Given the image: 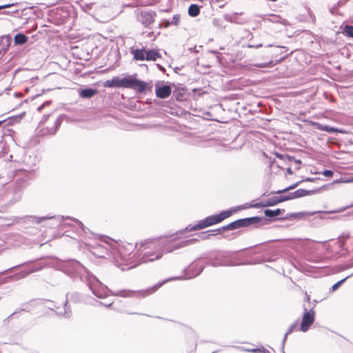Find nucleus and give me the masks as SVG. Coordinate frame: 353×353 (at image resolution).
Segmentation results:
<instances>
[{"mask_svg":"<svg viewBox=\"0 0 353 353\" xmlns=\"http://www.w3.org/2000/svg\"><path fill=\"white\" fill-rule=\"evenodd\" d=\"M323 174L325 176H327V177H330V176H332L333 175V172L331 171V170H325L323 172Z\"/></svg>","mask_w":353,"mask_h":353,"instance_id":"nucleus-19","label":"nucleus"},{"mask_svg":"<svg viewBox=\"0 0 353 353\" xmlns=\"http://www.w3.org/2000/svg\"><path fill=\"white\" fill-rule=\"evenodd\" d=\"M288 173H292V172H291V170H290V168H288Z\"/></svg>","mask_w":353,"mask_h":353,"instance_id":"nucleus-26","label":"nucleus"},{"mask_svg":"<svg viewBox=\"0 0 353 353\" xmlns=\"http://www.w3.org/2000/svg\"><path fill=\"white\" fill-rule=\"evenodd\" d=\"M131 53L133 55L134 59L137 61H156L160 57L159 53L153 50H132Z\"/></svg>","mask_w":353,"mask_h":353,"instance_id":"nucleus-3","label":"nucleus"},{"mask_svg":"<svg viewBox=\"0 0 353 353\" xmlns=\"http://www.w3.org/2000/svg\"><path fill=\"white\" fill-rule=\"evenodd\" d=\"M103 87L105 88H132L139 92H143L147 84L137 79L134 76H127L123 78L114 77L110 80L103 82Z\"/></svg>","mask_w":353,"mask_h":353,"instance_id":"nucleus-1","label":"nucleus"},{"mask_svg":"<svg viewBox=\"0 0 353 353\" xmlns=\"http://www.w3.org/2000/svg\"><path fill=\"white\" fill-rule=\"evenodd\" d=\"M288 200H290L288 199V196H281L279 197L273 198L270 200H268L266 201V204L265 205H274L275 204H277L278 203L285 201Z\"/></svg>","mask_w":353,"mask_h":353,"instance_id":"nucleus-11","label":"nucleus"},{"mask_svg":"<svg viewBox=\"0 0 353 353\" xmlns=\"http://www.w3.org/2000/svg\"><path fill=\"white\" fill-rule=\"evenodd\" d=\"M14 43L16 44H22V33H18L14 36Z\"/></svg>","mask_w":353,"mask_h":353,"instance_id":"nucleus-16","label":"nucleus"},{"mask_svg":"<svg viewBox=\"0 0 353 353\" xmlns=\"http://www.w3.org/2000/svg\"><path fill=\"white\" fill-rule=\"evenodd\" d=\"M199 12H200V8L199 7L196 5V4H192L191 5L189 8H188V14L191 16V17H196L197 15H199Z\"/></svg>","mask_w":353,"mask_h":353,"instance_id":"nucleus-13","label":"nucleus"},{"mask_svg":"<svg viewBox=\"0 0 353 353\" xmlns=\"http://www.w3.org/2000/svg\"><path fill=\"white\" fill-rule=\"evenodd\" d=\"M298 184H299V183H296V184L289 186L284 190L277 191L276 193L280 194L282 192H285L293 190L297 186Z\"/></svg>","mask_w":353,"mask_h":353,"instance_id":"nucleus-17","label":"nucleus"},{"mask_svg":"<svg viewBox=\"0 0 353 353\" xmlns=\"http://www.w3.org/2000/svg\"><path fill=\"white\" fill-rule=\"evenodd\" d=\"M5 121V120H1V121H0V125H1L2 123H3V121Z\"/></svg>","mask_w":353,"mask_h":353,"instance_id":"nucleus-27","label":"nucleus"},{"mask_svg":"<svg viewBox=\"0 0 353 353\" xmlns=\"http://www.w3.org/2000/svg\"><path fill=\"white\" fill-rule=\"evenodd\" d=\"M180 21V16L179 14H175L173 16L172 19V24L177 26Z\"/></svg>","mask_w":353,"mask_h":353,"instance_id":"nucleus-18","label":"nucleus"},{"mask_svg":"<svg viewBox=\"0 0 353 353\" xmlns=\"http://www.w3.org/2000/svg\"><path fill=\"white\" fill-rule=\"evenodd\" d=\"M171 23H172V22L170 23L169 21H166L165 27L169 26Z\"/></svg>","mask_w":353,"mask_h":353,"instance_id":"nucleus-24","label":"nucleus"},{"mask_svg":"<svg viewBox=\"0 0 353 353\" xmlns=\"http://www.w3.org/2000/svg\"><path fill=\"white\" fill-rule=\"evenodd\" d=\"M12 41V37L10 35H4L0 37V52L2 51H6Z\"/></svg>","mask_w":353,"mask_h":353,"instance_id":"nucleus-8","label":"nucleus"},{"mask_svg":"<svg viewBox=\"0 0 353 353\" xmlns=\"http://www.w3.org/2000/svg\"><path fill=\"white\" fill-rule=\"evenodd\" d=\"M310 193V191H307V190H305L303 189H299V190H296L295 192L289 193L288 199H294L303 197L306 195H308Z\"/></svg>","mask_w":353,"mask_h":353,"instance_id":"nucleus-9","label":"nucleus"},{"mask_svg":"<svg viewBox=\"0 0 353 353\" xmlns=\"http://www.w3.org/2000/svg\"><path fill=\"white\" fill-rule=\"evenodd\" d=\"M172 92V88L170 85H165L160 87H157L156 94L161 99L168 97Z\"/></svg>","mask_w":353,"mask_h":353,"instance_id":"nucleus-7","label":"nucleus"},{"mask_svg":"<svg viewBox=\"0 0 353 353\" xmlns=\"http://www.w3.org/2000/svg\"><path fill=\"white\" fill-rule=\"evenodd\" d=\"M314 321V312L311 310L310 312H305L303 314L302 323L301 325V330L306 332L310 326L312 324Z\"/></svg>","mask_w":353,"mask_h":353,"instance_id":"nucleus-5","label":"nucleus"},{"mask_svg":"<svg viewBox=\"0 0 353 353\" xmlns=\"http://www.w3.org/2000/svg\"><path fill=\"white\" fill-rule=\"evenodd\" d=\"M343 34H346L349 37L353 38V26H346L343 30Z\"/></svg>","mask_w":353,"mask_h":353,"instance_id":"nucleus-15","label":"nucleus"},{"mask_svg":"<svg viewBox=\"0 0 353 353\" xmlns=\"http://www.w3.org/2000/svg\"><path fill=\"white\" fill-rule=\"evenodd\" d=\"M316 126L318 129L321 130H323L327 132H343L341 130H338L336 128L328 126V125H323L317 123Z\"/></svg>","mask_w":353,"mask_h":353,"instance_id":"nucleus-12","label":"nucleus"},{"mask_svg":"<svg viewBox=\"0 0 353 353\" xmlns=\"http://www.w3.org/2000/svg\"><path fill=\"white\" fill-rule=\"evenodd\" d=\"M97 93V90L92 88L81 90L79 95L82 98H91Z\"/></svg>","mask_w":353,"mask_h":353,"instance_id":"nucleus-10","label":"nucleus"},{"mask_svg":"<svg viewBox=\"0 0 353 353\" xmlns=\"http://www.w3.org/2000/svg\"><path fill=\"white\" fill-rule=\"evenodd\" d=\"M259 218L252 217V218H247L243 219H239L234 222L230 223L229 225L223 227V230H234L236 228L245 227L247 225H250L251 224L256 223L259 221Z\"/></svg>","mask_w":353,"mask_h":353,"instance_id":"nucleus-4","label":"nucleus"},{"mask_svg":"<svg viewBox=\"0 0 353 353\" xmlns=\"http://www.w3.org/2000/svg\"><path fill=\"white\" fill-rule=\"evenodd\" d=\"M11 5L10 4H6V5H3V6H0V9L1 8H8V7H10Z\"/></svg>","mask_w":353,"mask_h":353,"instance_id":"nucleus-23","label":"nucleus"},{"mask_svg":"<svg viewBox=\"0 0 353 353\" xmlns=\"http://www.w3.org/2000/svg\"><path fill=\"white\" fill-rule=\"evenodd\" d=\"M345 281V279H342L341 281H339L338 283H335L333 286H332V290H335L337 288H339V286Z\"/></svg>","mask_w":353,"mask_h":353,"instance_id":"nucleus-20","label":"nucleus"},{"mask_svg":"<svg viewBox=\"0 0 353 353\" xmlns=\"http://www.w3.org/2000/svg\"><path fill=\"white\" fill-rule=\"evenodd\" d=\"M161 285H162V284H160V285H156V286H154V287L152 289V290H151L150 293H151V292H154V291H155L158 288H159Z\"/></svg>","mask_w":353,"mask_h":353,"instance_id":"nucleus-22","label":"nucleus"},{"mask_svg":"<svg viewBox=\"0 0 353 353\" xmlns=\"http://www.w3.org/2000/svg\"><path fill=\"white\" fill-rule=\"evenodd\" d=\"M23 43H24L26 41V37L25 35H23Z\"/></svg>","mask_w":353,"mask_h":353,"instance_id":"nucleus-25","label":"nucleus"},{"mask_svg":"<svg viewBox=\"0 0 353 353\" xmlns=\"http://www.w3.org/2000/svg\"><path fill=\"white\" fill-rule=\"evenodd\" d=\"M280 210L277 209L276 210H265L264 213L267 216H276L280 214Z\"/></svg>","mask_w":353,"mask_h":353,"instance_id":"nucleus-14","label":"nucleus"},{"mask_svg":"<svg viewBox=\"0 0 353 353\" xmlns=\"http://www.w3.org/2000/svg\"><path fill=\"white\" fill-rule=\"evenodd\" d=\"M244 208H245V207L240 206V207H237L236 208H234V209H232V210H230L224 211V212L220 213L219 214H217V215H215V216H208L206 219H205L204 220L201 221L195 226H194L192 228H190V230H200V229H203V228H205L206 227L212 225L214 224L220 223L223 220H224L225 219H226V218L229 217L230 216H231V214L233 212H235L238 211L239 210L244 209Z\"/></svg>","mask_w":353,"mask_h":353,"instance_id":"nucleus-2","label":"nucleus"},{"mask_svg":"<svg viewBox=\"0 0 353 353\" xmlns=\"http://www.w3.org/2000/svg\"><path fill=\"white\" fill-rule=\"evenodd\" d=\"M341 182H343V183H352V182H353V177H350V178L343 179V181H341Z\"/></svg>","mask_w":353,"mask_h":353,"instance_id":"nucleus-21","label":"nucleus"},{"mask_svg":"<svg viewBox=\"0 0 353 353\" xmlns=\"http://www.w3.org/2000/svg\"><path fill=\"white\" fill-rule=\"evenodd\" d=\"M155 13L152 12H141L140 21L145 26H148L154 21Z\"/></svg>","mask_w":353,"mask_h":353,"instance_id":"nucleus-6","label":"nucleus"}]
</instances>
